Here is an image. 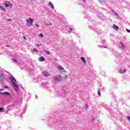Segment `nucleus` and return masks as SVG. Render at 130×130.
Instances as JSON below:
<instances>
[{
	"mask_svg": "<svg viewBox=\"0 0 130 130\" xmlns=\"http://www.w3.org/2000/svg\"><path fill=\"white\" fill-rule=\"evenodd\" d=\"M13 60L14 62H18V60L16 59H13Z\"/></svg>",
	"mask_w": 130,
	"mask_h": 130,
	"instance_id": "nucleus-14",
	"label": "nucleus"
},
{
	"mask_svg": "<svg viewBox=\"0 0 130 130\" xmlns=\"http://www.w3.org/2000/svg\"><path fill=\"white\" fill-rule=\"evenodd\" d=\"M4 75L2 74V76H0V79H2V77H3Z\"/></svg>",
	"mask_w": 130,
	"mask_h": 130,
	"instance_id": "nucleus-30",
	"label": "nucleus"
},
{
	"mask_svg": "<svg viewBox=\"0 0 130 130\" xmlns=\"http://www.w3.org/2000/svg\"><path fill=\"white\" fill-rule=\"evenodd\" d=\"M45 25H52V23H45Z\"/></svg>",
	"mask_w": 130,
	"mask_h": 130,
	"instance_id": "nucleus-17",
	"label": "nucleus"
},
{
	"mask_svg": "<svg viewBox=\"0 0 130 130\" xmlns=\"http://www.w3.org/2000/svg\"><path fill=\"white\" fill-rule=\"evenodd\" d=\"M7 21H12V19H8Z\"/></svg>",
	"mask_w": 130,
	"mask_h": 130,
	"instance_id": "nucleus-27",
	"label": "nucleus"
},
{
	"mask_svg": "<svg viewBox=\"0 0 130 130\" xmlns=\"http://www.w3.org/2000/svg\"><path fill=\"white\" fill-rule=\"evenodd\" d=\"M39 36H40V37H43L44 36H43V34H40L39 35Z\"/></svg>",
	"mask_w": 130,
	"mask_h": 130,
	"instance_id": "nucleus-13",
	"label": "nucleus"
},
{
	"mask_svg": "<svg viewBox=\"0 0 130 130\" xmlns=\"http://www.w3.org/2000/svg\"><path fill=\"white\" fill-rule=\"evenodd\" d=\"M119 72H120V73H121V74H122V73H123V70H122L121 69H119Z\"/></svg>",
	"mask_w": 130,
	"mask_h": 130,
	"instance_id": "nucleus-16",
	"label": "nucleus"
},
{
	"mask_svg": "<svg viewBox=\"0 0 130 130\" xmlns=\"http://www.w3.org/2000/svg\"><path fill=\"white\" fill-rule=\"evenodd\" d=\"M113 28L115 30H118L119 29V27H118V26L115 24L113 25Z\"/></svg>",
	"mask_w": 130,
	"mask_h": 130,
	"instance_id": "nucleus-7",
	"label": "nucleus"
},
{
	"mask_svg": "<svg viewBox=\"0 0 130 130\" xmlns=\"http://www.w3.org/2000/svg\"><path fill=\"white\" fill-rule=\"evenodd\" d=\"M2 8H3V7L2 6H0V9H2Z\"/></svg>",
	"mask_w": 130,
	"mask_h": 130,
	"instance_id": "nucleus-33",
	"label": "nucleus"
},
{
	"mask_svg": "<svg viewBox=\"0 0 130 130\" xmlns=\"http://www.w3.org/2000/svg\"><path fill=\"white\" fill-rule=\"evenodd\" d=\"M122 47H124V46H123V44H122Z\"/></svg>",
	"mask_w": 130,
	"mask_h": 130,
	"instance_id": "nucleus-35",
	"label": "nucleus"
},
{
	"mask_svg": "<svg viewBox=\"0 0 130 130\" xmlns=\"http://www.w3.org/2000/svg\"><path fill=\"white\" fill-rule=\"evenodd\" d=\"M72 30H73V29L70 28V30L69 31V32H72Z\"/></svg>",
	"mask_w": 130,
	"mask_h": 130,
	"instance_id": "nucleus-29",
	"label": "nucleus"
},
{
	"mask_svg": "<svg viewBox=\"0 0 130 130\" xmlns=\"http://www.w3.org/2000/svg\"><path fill=\"white\" fill-rule=\"evenodd\" d=\"M42 45L41 44L37 45V47H39V46H41Z\"/></svg>",
	"mask_w": 130,
	"mask_h": 130,
	"instance_id": "nucleus-23",
	"label": "nucleus"
},
{
	"mask_svg": "<svg viewBox=\"0 0 130 130\" xmlns=\"http://www.w3.org/2000/svg\"><path fill=\"white\" fill-rule=\"evenodd\" d=\"M32 51H36V52H38V51L37 50H36V48H34L33 50H32Z\"/></svg>",
	"mask_w": 130,
	"mask_h": 130,
	"instance_id": "nucleus-15",
	"label": "nucleus"
},
{
	"mask_svg": "<svg viewBox=\"0 0 130 130\" xmlns=\"http://www.w3.org/2000/svg\"><path fill=\"white\" fill-rule=\"evenodd\" d=\"M126 71L125 70V69H124L123 71V73H125Z\"/></svg>",
	"mask_w": 130,
	"mask_h": 130,
	"instance_id": "nucleus-25",
	"label": "nucleus"
},
{
	"mask_svg": "<svg viewBox=\"0 0 130 130\" xmlns=\"http://www.w3.org/2000/svg\"><path fill=\"white\" fill-rule=\"evenodd\" d=\"M6 47H10V46H9V45H7Z\"/></svg>",
	"mask_w": 130,
	"mask_h": 130,
	"instance_id": "nucleus-34",
	"label": "nucleus"
},
{
	"mask_svg": "<svg viewBox=\"0 0 130 130\" xmlns=\"http://www.w3.org/2000/svg\"><path fill=\"white\" fill-rule=\"evenodd\" d=\"M16 82H17V81H16V79H15L14 77H12V83L13 85V88L15 91H18L19 86H18V85H17Z\"/></svg>",
	"mask_w": 130,
	"mask_h": 130,
	"instance_id": "nucleus-1",
	"label": "nucleus"
},
{
	"mask_svg": "<svg viewBox=\"0 0 130 130\" xmlns=\"http://www.w3.org/2000/svg\"><path fill=\"white\" fill-rule=\"evenodd\" d=\"M23 38H24V40H27V38H26V37L23 36Z\"/></svg>",
	"mask_w": 130,
	"mask_h": 130,
	"instance_id": "nucleus-22",
	"label": "nucleus"
},
{
	"mask_svg": "<svg viewBox=\"0 0 130 130\" xmlns=\"http://www.w3.org/2000/svg\"><path fill=\"white\" fill-rule=\"evenodd\" d=\"M43 75H44V77H49L50 76V74H48V73L46 72H42Z\"/></svg>",
	"mask_w": 130,
	"mask_h": 130,
	"instance_id": "nucleus-5",
	"label": "nucleus"
},
{
	"mask_svg": "<svg viewBox=\"0 0 130 130\" xmlns=\"http://www.w3.org/2000/svg\"><path fill=\"white\" fill-rule=\"evenodd\" d=\"M2 94V95H6V96H10L11 94L8 91H5L4 92H0V95Z\"/></svg>",
	"mask_w": 130,
	"mask_h": 130,
	"instance_id": "nucleus-4",
	"label": "nucleus"
},
{
	"mask_svg": "<svg viewBox=\"0 0 130 130\" xmlns=\"http://www.w3.org/2000/svg\"><path fill=\"white\" fill-rule=\"evenodd\" d=\"M0 81H1V82H4V79H2L0 80Z\"/></svg>",
	"mask_w": 130,
	"mask_h": 130,
	"instance_id": "nucleus-31",
	"label": "nucleus"
},
{
	"mask_svg": "<svg viewBox=\"0 0 130 130\" xmlns=\"http://www.w3.org/2000/svg\"><path fill=\"white\" fill-rule=\"evenodd\" d=\"M4 88H5V89H8V88H9L8 86H5L4 87Z\"/></svg>",
	"mask_w": 130,
	"mask_h": 130,
	"instance_id": "nucleus-32",
	"label": "nucleus"
},
{
	"mask_svg": "<svg viewBox=\"0 0 130 130\" xmlns=\"http://www.w3.org/2000/svg\"><path fill=\"white\" fill-rule=\"evenodd\" d=\"M98 95L99 96H101V93H100V91H98Z\"/></svg>",
	"mask_w": 130,
	"mask_h": 130,
	"instance_id": "nucleus-19",
	"label": "nucleus"
},
{
	"mask_svg": "<svg viewBox=\"0 0 130 130\" xmlns=\"http://www.w3.org/2000/svg\"><path fill=\"white\" fill-rule=\"evenodd\" d=\"M2 9L3 11H5V12H6V9L4 8V7H3Z\"/></svg>",
	"mask_w": 130,
	"mask_h": 130,
	"instance_id": "nucleus-24",
	"label": "nucleus"
},
{
	"mask_svg": "<svg viewBox=\"0 0 130 130\" xmlns=\"http://www.w3.org/2000/svg\"><path fill=\"white\" fill-rule=\"evenodd\" d=\"M57 69H58V70H59V71H63V70H64V68H63L61 66H58Z\"/></svg>",
	"mask_w": 130,
	"mask_h": 130,
	"instance_id": "nucleus-8",
	"label": "nucleus"
},
{
	"mask_svg": "<svg viewBox=\"0 0 130 130\" xmlns=\"http://www.w3.org/2000/svg\"><path fill=\"white\" fill-rule=\"evenodd\" d=\"M54 80L56 82H60V81H61V76H60V75H56L54 77Z\"/></svg>",
	"mask_w": 130,
	"mask_h": 130,
	"instance_id": "nucleus-2",
	"label": "nucleus"
},
{
	"mask_svg": "<svg viewBox=\"0 0 130 130\" xmlns=\"http://www.w3.org/2000/svg\"><path fill=\"white\" fill-rule=\"evenodd\" d=\"M36 27H39V25H38V24H36Z\"/></svg>",
	"mask_w": 130,
	"mask_h": 130,
	"instance_id": "nucleus-28",
	"label": "nucleus"
},
{
	"mask_svg": "<svg viewBox=\"0 0 130 130\" xmlns=\"http://www.w3.org/2000/svg\"><path fill=\"white\" fill-rule=\"evenodd\" d=\"M49 5L52 9H54V7L53 6V5H52V3H50Z\"/></svg>",
	"mask_w": 130,
	"mask_h": 130,
	"instance_id": "nucleus-12",
	"label": "nucleus"
},
{
	"mask_svg": "<svg viewBox=\"0 0 130 130\" xmlns=\"http://www.w3.org/2000/svg\"><path fill=\"white\" fill-rule=\"evenodd\" d=\"M64 80H66V77H64Z\"/></svg>",
	"mask_w": 130,
	"mask_h": 130,
	"instance_id": "nucleus-37",
	"label": "nucleus"
},
{
	"mask_svg": "<svg viewBox=\"0 0 130 130\" xmlns=\"http://www.w3.org/2000/svg\"><path fill=\"white\" fill-rule=\"evenodd\" d=\"M39 59L40 60V61H44V60H45V59L44 58V57L41 56V57H40L39 58Z\"/></svg>",
	"mask_w": 130,
	"mask_h": 130,
	"instance_id": "nucleus-9",
	"label": "nucleus"
},
{
	"mask_svg": "<svg viewBox=\"0 0 130 130\" xmlns=\"http://www.w3.org/2000/svg\"><path fill=\"white\" fill-rule=\"evenodd\" d=\"M3 110H4V109L0 108V112H2V111H3Z\"/></svg>",
	"mask_w": 130,
	"mask_h": 130,
	"instance_id": "nucleus-20",
	"label": "nucleus"
},
{
	"mask_svg": "<svg viewBox=\"0 0 130 130\" xmlns=\"http://www.w3.org/2000/svg\"><path fill=\"white\" fill-rule=\"evenodd\" d=\"M105 48H107V47H106H106H105Z\"/></svg>",
	"mask_w": 130,
	"mask_h": 130,
	"instance_id": "nucleus-36",
	"label": "nucleus"
},
{
	"mask_svg": "<svg viewBox=\"0 0 130 130\" xmlns=\"http://www.w3.org/2000/svg\"><path fill=\"white\" fill-rule=\"evenodd\" d=\"M127 118L129 121H130V117L129 116H127Z\"/></svg>",
	"mask_w": 130,
	"mask_h": 130,
	"instance_id": "nucleus-18",
	"label": "nucleus"
},
{
	"mask_svg": "<svg viewBox=\"0 0 130 130\" xmlns=\"http://www.w3.org/2000/svg\"><path fill=\"white\" fill-rule=\"evenodd\" d=\"M80 59L82 60L83 63H86V60L84 57H81Z\"/></svg>",
	"mask_w": 130,
	"mask_h": 130,
	"instance_id": "nucleus-10",
	"label": "nucleus"
},
{
	"mask_svg": "<svg viewBox=\"0 0 130 130\" xmlns=\"http://www.w3.org/2000/svg\"><path fill=\"white\" fill-rule=\"evenodd\" d=\"M44 52H46V53L47 54V55H50V52H49L48 51H46V50H44Z\"/></svg>",
	"mask_w": 130,
	"mask_h": 130,
	"instance_id": "nucleus-11",
	"label": "nucleus"
},
{
	"mask_svg": "<svg viewBox=\"0 0 130 130\" xmlns=\"http://www.w3.org/2000/svg\"><path fill=\"white\" fill-rule=\"evenodd\" d=\"M5 7L6 8H9V7H10V8H12L13 7V4H11L10 2L7 1L5 3Z\"/></svg>",
	"mask_w": 130,
	"mask_h": 130,
	"instance_id": "nucleus-3",
	"label": "nucleus"
},
{
	"mask_svg": "<svg viewBox=\"0 0 130 130\" xmlns=\"http://www.w3.org/2000/svg\"><path fill=\"white\" fill-rule=\"evenodd\" d=\"M126 30L127 31V32H128V33H130V30L128 29H126Z\"/></svg>",
	"mask_w": 130,
	"mask_h": 130,
	"instance_id": "nucleus-21",
	"label": "nucleus"
},
{
	"mask_svg": "<svg viewBox=\"0 0 130 130\" xmlns=\"http://www.w3.org/2000/svg\"><path fill=\"white\" fill-rule=\"evenodd\" d=\"M4 89H3V88H0V91H4Z\"/></svg>",
	"mask_w": 130,
	"mask_h": 130,
	"instance_id": "nucleus-26",
	"label": "nucleus"
},
{
	"mask_svg": "<svg viewBox=\"0 0 130 130\" xmlns=\"http://www.w3.org/2000/svg\"><path fill=\"white\" fill-rule=\"evenodd\" d=\"M34 20H33V19H31V18H29L28 19H26V21L27 22V23L29 24V23H30V24H32V23H33Z\"/></svg>",
	"mask_w": 130,
	"mask_h": 130,
	"instance_id": "nucleus-6",
	"label": "nucleus"
}]
</instances>
